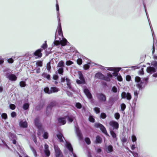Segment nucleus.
Here are the masks:
<instances>
[{"instance_id":"6e6552de","label":"nucleus","mask_w":157,"mask_h":157,"mask_svg":"<svg viewBox=\"0 0 157 157\" xmlns=\"http://www.w3.org/2000/svg\"><path fill=\"white\" fill-rule=\"evenodd\" d=\"M96 97L98 100L100 102H105L106 100V96L101 93H98L96 94Z\"/></svg>"},{"instance_id":"dca6fc26","label":"nucleus","mask_w":157,"mask_h":157,"mask_svg":"<svg viewBox=\"0 0 157 157\" xmlns=\"http://www.w3.org/2000/svg\"><path fill=\"white\" fill-rule=\"evenodd\" d=\"M84 92L87 97L90 100V102L91 103H93L94 99L92 98V95L88 90L87 89H85L84 90Z\"/></svg>"},{"instance_id":"c9c22d12","label":"nucleus","mask_w":157,"mask_h":157,"mask_svg":"<svg viewBox=\"0 0 157 157\" xmlns=\"http://www.w3.org/2000/svg\"><path fill=\"white\" fill-rule=\"evenodd\" d=\"M43 137L45 139H47L48 137V133L47 132H44L43 135Z\"/></svg>"},{"instance_id":"7ed1b4c3","label":"nucleus","mask_w":157,"mask_h":157,"mask_svg":"<svg viewBox=\"0 0 157 157\" xmlns=\"http://www.w3.org/2000/svg\"><path fill=\"white\" fill-rule=\"evenodd\" d=\"M98 66L99 68L102 70H105L106 68L108 70L115 71L113 73V75L115 76H118L117 72L119 71L121 69V67H105L101 65H98Z\"/></svg>"},{"instance_id":"ea45409f","label":"nucleus","mask_w":157,"mask_h":157,"mask_svg":"<svg viewBox=\"0 0 157 157\" xmlns=\"http://www.w3.org/2000/svg\"><path fill=\"white\" fill-rule=\"evenodd\" d=\"M76 82L78 84H81L84 83L85 82V80H77Z\"/></svg>"},{"instance_id":"37998d69","label":"nucleus","mask_w":157,"mask_h":157,"mask_svg":"<svg viewBox=\"0 0 157 157\" xmlns=\"http://www.w3.org/2000/svg\"><path fill=\"white\" fill-rule=\"evenodd\" d=\"M89 120L90 121L92 122H94L95 121V119L92 116H90L89 117Z\"/></svg>"},{"instance_id":"39448f33","label":"nucleus","mask_w":157,"mask_h":157,"mask_svg":"<svg viewBox=\"0 0 157 157\" xmlns=\"http://www.w3.org/2000/svg\"><path fill=\"white\" fill-rule=\"evenodd\" d=\"M56 10L58 11L57 15V18L58 19V27L57 29V31L58 32L59 35L60 36H63V33L61 29V23L60 22V19L59 17V5L56 4Z\"/></svg>"},{"instance_id":"680f3d73","label":"nucleus","mask_w":157,"mask_h":157,"mask_svg":"<svg viewBox=\"0 0 157 157\" xmlns=\"http://www.w3.org/2000/svg\"><path fill=\"white\" fill-rule=\"evenodd\" d=\"M131 79V77L130 75H127L126 76V79L127 81H129Z\"/></svg>"},{"instance_id":"5fc2aeb1","label":"nucleus","mask_w":157,"mask_h":157,"mask_svg":"<svg viewBox=\"0 0 157 157\" xmlns=\"http://www.w3.org/2000/svg\"><path fill=\"white\" fill-rule=\"evenodd\" d=\"M103 80L106 81H109L110 80V79L108 77V76H105L104 75V78L103 79Z\"/></svg>"},{"instance_id":"f257e3e1","label":"nucleus","mask_w":157,"mask_h":157,"mask_svg":"<svg viewBox=\"0 0 157 157\" xmlns=\"http://www.w3.org/2000/svg\"><path fill=\"white\" fill-rule=\"evenodd\" d=\"M57 137L59 140V142L63 144V143H64V140L65 143L64 144L66 147L70 151H71L72 153L73 157H77V156L73 152V149L71 146V144L67 142L64 138V137L63 134L61 133H59L57 135Z\"/></svg>"},{"instance_id":"6e6d98bb","label":"nucleus","mask_w":157,"mask_h":157,"mask_svg":"<svg viewBox=\"0 0 157 157\" xmlns=\"http://www.w3.org/2000/svg\"><path fill=\"white\" fill-rule=\"evenodd\" d=\"M112 91L114 93H116L117 92V89L116 86H113L112 89Z\"/></svg>"},{"instance_id":"c756f323","label":"nucleus","mask_w":157,"mask_h":157,"mask_svg":"<svg viewBox=\"0 0 157 157\" xmlns=\"http://www.w3.org/2000/svg\"><path fill=\"white\" fill-rule=\"evenodd\" d=\"M30 148L31 150L33 152L34 154V156L35 157H36L37 156V154L36 150L34 149V148L33 147H31Z\"/></svg>"},{"instance_id":"9b49d317","label":"nucleus","mask_w":157,"mask_h":157,"mask_svg":"<svg viewBox=\"0 0 157 157\" xmlns=\"http://www.w3.org/2000/svg\"><path fill=\"white\" fill-rule=\"evenodd\" d=\"M54 147L56 157H63L62 152L58 146L54 145Z\"/></svg>"},{"instance_id":"3c124183","label":"nucleus","mask_w":157,"mask_h":157,"mask_svg":"<svg viewBox=\"0 0 157 157\" xmlns=\"http://www.w3.org/2000/svg\"><path fill=\"white\" fill-rule=\"evenodd\" d=\"M47 70L49 71L51 69V66L50 65V62H48L47 64Z\"/></svg>"},{"instance_id":"f8f14e48","label":"nucleus","mask_w":157,"mask_h":157,"mask_svg":"<svg viewBox=\"0 0 157 157\" xmlns=\"http://www.w3.org/2000/svg\"><path fill=\"white\" fill-rule=\"evenodd\" d=\"M109 124L110 126L109 127V130L110 128H111L114 130V129H117L119 127L118 123L116 121H111L109 123Z\"/></svg>"},{"instance_id":"473e14b6","label":"nucleus","mask_w":157,"mask_h":157,"mask_svg":"<svg viewBox=\"0 0 157 157\" xmlns=\"http://www.w3.org/2000/svg\"><path fill=\"white\" fill-rule=\"evenodd\" d=\"M36 64L37 67H42V62L40 61H38L36 62Z\"/></svg>"},{"instance_id":"393cba45","label":"nucleus","mask_w":157,"mask_h":157,"mask_svg":"<svg viewBox=\"0 0 157 157\" xmlns=\"http://www.w3.org/2000/svg\"><path fill=\"white\" fill-rule=\"evenodd\" d=\"M67 118V119L68 120V122L70 123H71L75 118V117L72 115H70L68 116L67 117H66V118Z\"/></svg>"},{"instance_id":"c85d7f7f","label":"nucleus","mask_w":157,"mask_h":157,"mask_svg":"<svg viewBox=\"0 0 157 157\" xmlns=\"http://www.w3.org/2000/svg\"><path fill=\"white\" fill-rule=\"evenodd\" d=\"M58 73L61 75H62L63 72V68L58 67Z\"/></svg>"},{"instance_id":"052dcab7","label":"nucleus","mask_w":157,"mask_h":157,"mask_svg":"<svg viewBox=\"0 0 157 157\" xmlns=\"http://www.w3.org/2000/svg\"><path fill=\"white\" fill-rule=\"evenodd\" d=\"M117 79L118 81H121L122 80V78L121 77V76L120 75L118 76L117 77Z\"/></svg>"},{"instance_id":"4468645a","label":"nucleus","mask_w":157,"mask_h":157,"mask_svg":"<svg viewBox=\"0 0 157 157\" xmlns=\"http://www.w3.org/2000/svg\"><path fill=\"white\" fill-rule=\"evenodd\" d=\"M35 124L36 126L39 128V132L38 134V135H40V131L42 130L41 128V124L40 122V119L39 117L36 118L34 121Z\"/></svg>"},{"instance_id":"0eeeda50","label":"nucleus","mask_w":157,"mask_h":157,"mask_svg":"<svg viewBox=\"0 0 157 157\" xmlns=\"http://www.w3.org/2000/svg\"><path fill=\"white\" fill-rule=\"evenodd\" d=\"M6 77L11 81H15L17 77L15 75L12 74L10 71H8L5 73Z\"/></svg>"},{"instance_id":"f3484780","label":"nucleus","mask_w":157,"mask_h":157,"mask_svg":"<svg viewBox=\"0 0 157 157\" xmlns=\"http://www.w3.org/2000/svg\"><path fill=\"white\" fill-rule=\"evenodd\" d=\"M75 131L76 134L79 140H82L83 139L82 135L81 132L80 130L79 129L78 126H75Z\"/></svg>"},{"instance_id":"a211bd4d","label":"nucleus","mask_w":157,"mask_h":157,"mask_svg":"<svg viewBox=\"0 0 157 157\" xmlns=\"http://www.w3.org/2000/svg\"><path fill=\"white\" fill-rule=\"evenodd\" d=\"M118 99V97H110L109 99V103L111 105L114 103Z\"/></svg>"},{"instance_id":"cd10ccee","label":"nucleus","mask_w":157,"mask_h":157,"mask_svg":"<svg viewBox=\"0 0 157 157\" xmlns=\"http://www.w3.org/2000/svg\"><path fill=\"white\" fill-rule=\"evenodd\" d=\"M101 141V138L99 136H97L96 138V143H100Z\"/></svg>"},{"instance_id":"774afa93","label":"nucleus","mask_w":157,"mask_h":157,"mask_svg":"<svg viewBox=\"0 0 157 157\" xmlns=\"http://www.w3.org/2000/svg\"><path fill=\"white\" fill-rule=\"evenodd\" d=\"M107 76L110 79L112 77L113 75L110 73H109L107 74Z\"/></svg>"},{"instance_id":"5701e85b","label":"nucleus","mask_w":157,"mask_h":157,"mask_svg":"<svg viewBox=\"0 0 157 157\" xmlns=\"http://www.w3.org/2000/svg\"><path fill=\"white\" fill-rule=\"evenodd\" d=\"M19 124L21 127L23 128H26L27 126V123L25 121L22 120L19 123Z\"/></svg>"},{"instance_id":"aec40b11","label":"nucleus","mask_w":157,"mask_h":157,"mask_svg":"<svg viewBox=\"0 0 157 157\" xmlns=\"http://www.w3.org/2000/svg\"><path fill=\"white\" fill-rule=\"evenodd\" d=\"M41 49H38L34 53V55L37 57L36 58H40L42 56V54L41 53Z\"/></svg>"},{"instance_id":"864d4df0","label":"nucleus","mask_w":157,"mask_h":157,"mask_svg":"<svg viewBox=\"0 0 157 157\" xmlns=\"http://www.w3.org/2000/svg\"><path fill=\"white\" fill-rule=\"evenodd\" d=\"M77 63L79 65L82 64V59L78 58V59L77 60Z\"/></svg>"},{"instance_id":"09e8293b","label":"nucleus","mask_w":157,"mask_h":157,"mask_svg":"<svg viewBox=\"0 0 157 157\" xmlns=\"http://www.w3.org/2000/svg\"><path fill=\"white\" fill-rule=\"evenodd\" d=\"M85 141H86V143L88 144H90V139L88 138H86L85 139Z\"/></svg>"},{"instance_id":"0e129e2a","label":"nucleus","mask_w":157,"mask_h":157,"mask_svg":"<svg viewBox=\"0 0 157 157\" xmlns=\"http://www.w3.org/2000/svg\"><path fill=\"white\" fill-rule=\"evenodd\" d=\"M40 69L38 67H36V72L37 73H39L40 72Z\"/></svg>"},{"instance_id":"13d9d810","label":"nucleus","mask_w":157,"mask_h":157,"mask_svg":"<svg viewBox=\"0 0 157 157\" xmlns=\"http://www.w3.org/2000/svg\"><path fill=\"white\" fill-rule=\"evenodd\" d=\"M11 117H15L16 116V113L14 112H12L11 113Z\"/></svg>"},{"instance_id":"f704fd0d","label":"nucleus","mask_w":157,"mask_h":157,"mask_svg":"<svg viewBox=\"0 0 157 157\" xmlns=\"http://www.w3.org/2000/svg\"><path fill=\"white\" fill-rule=\"evenodd\" d=\"M29 107V105L28 103H25L23 106V108L25 110H26L28 109Z\"/></svg>"},{"instance_id":"f03ea898","label":"nucleus","mask_w":157,"mask_h":157,"mask_svg":"<svg viewBox=\"0 0 157 157\" xmlns=\"http://www.w3.org/2000/svg\"><path fill=\"white\" fill-rule=\"evenodd\" d=\"M148 77L144 78L143 80H141L140 78L136 76L135 78V82L137 83L136 84V86L140 90H142L144 88L145 86L147 85L148 82Z\"/></svg>"},{"instance_id":"9d476101","label":"nucleus","mask_w":157,"mask_h":157,"mask_svg":"<svg viewBox=\"0 0 157 157\" xmlns=\"http://www.w3.org/2000/svg\"><path fill=\"white\" fill-rule=\"evenodd\" d=\"M65 81L66 82L68 88L72 91H74V89L71 87V82L70 80L66 77L61 78V82H64Z\"/></svg>"},{"instance_id":"a878e982","label":"nucleus","mask_w":157,"mask_h":157,"mask_svg":"<svg viewBox=\"0 0 157 157\" xmlns=\"http://www.w3.org/2000/svg\"><path fill=\"white\" fill-rule=\"evenodd\" d=\"M64 66V62L63 60H61L58 63L57 67L63 68Z\"/></svg>"},{"instance_id":"58836bf2","label":"nucleus","mask_w":157,"mask_h":157,"mask_svg":"<svg viewBox=\"0 0 157 157\" xmlns=\"http://www.w3.org/2000/svg\"><path fill=\"white\" fill-rule=\"evenodd\" d=\"M95 112L97 113H99L100 112V109L98 107H95L94 109Z\"/></svg>"},{"instance_id":"603ef678","label":"nucleus","mask_w":157,"mask_h":157,"mask_svg":"<svg viewBox=\"0 0 157 157\" xmlns=\"http://www.w3.org/2000/svg\"><path fill=\"white\" fill-rule=\"evenodd\" d=\"M2 118L5 119H6L7 118V116L6 113H3L2 114Z\"/></svg>"},{"instance_id":"e2e57ef3","label":"nucleus","mask_w":157,"mask_h":157,"mask_svg":"<svg viewBox=\"0 0 157 157\" xmlns=\"http://www.w3.org/2000/svg\"><path fill=\"white\" fill-rule=\"evenodd\" d=\"M44 77H46L48 79H50V76L49 75H48L47 74H45L44 75Z\"/></svg>"},{"instance_id":"8fccbe9b","label":"nucleus","mask_w":157,"mask_h":157,"mask_svg":"<svg viewBox=\"0 0 157 157\" xmlns=\"http://www.w3.org/2000/svg\"><path fill=\"white\" fill-rule=\"evenodd\" d=\"M10 107L12 110H14L15 109V105L13 104H11L10 105Z\"/></svg>"},{"instance_id":"a18cd8bd","label":"nucleus","mask_w":157,"mask_h":157,"mask_svg":"<svg viewBox=\"0 0 157 157\" xmlns=\"http://www.w3.org/2000/svg\"><path fill=\"white\" fill-rule=\"evenodd\" d=\"M114 116H115V118L116 119L118 120L120 118V115L119 113H116L115 114Z\"/></svg>"},{"instance_id":"2f4dec72","label":"nucleus","mask_w":157,"mask_h":157,"mask_svg":"<svg viewBox=\"0 0 157 157\" xmlns=\"http://www.w3.org/2000/svg\"><path fill=\"white\" fill-rule=\"evenodd\" d=\"M3 144H4L7 148L10 149L9 147L7 145L4 141L1 140H0V145H2Z\"/></svg>"},{"instance_id":"a19ab883","label":"nucleus","mask_w":157,"mask_h":157,"mask_svg":"<svg viewBox=\"0 0 157 157\" xmlns=\"http://www.w3.org/2000/svg\"><path fill=\"white\" fill-rule=\"evenodd\" d=\"M20 85L21 87H24L26 86L25 82L24 81H21L20 82Z\"/></svg>"},{"instance_id":"c03bdc74","label":"nucleus","mask_w":157,"mask_h":157,"mask_svg":"<svg viewBox=\"0 0 157 157\" xmlns=\"http://www.w3.org/2000/svg\"><path fill=\"white\" fill-rule=\"evenodd\" d=\"M137 139L136 136L134 135H133L132 136V140L133 142H136Z\"/></svg>"},{"instance_id":"338daca9","label":"nucleus","mask_w":157,"mask_h":157,"mask_svg":"<svg viewBox=\"0 0 157 157\" xmlns=\"http://www.w3.org/2000/svg\"><path fill=\"white\" fill-rule=\"evenodd\" d=\"M8 61L10 63H12L13 62V60L12 58H10L8 60Z\"/></svg>"},{"instance_id":"de8ad7c7","label":"nucleus","mask_w":157,"mask_h":157,"mask_svg":"<svg viewBox=\"0 0 157 157\" xmlns=\"http://www.w3.org/2000/svg\"><path fill=\"white\" fill-rule=\"evenodd\" d=\"M73 62L70 60L67 61L66 62V65H67V66H69V65H71L73 64Z\"/></svg>"},{"instance_id":"7c9ffc66","label":"nucleus","mask_w":157,"mask_h":157,"mask_svg":"<svg viewBox=\"0 0 157 157\" xmlns=\"http://www.w3.org/2000/svg\"><path fill=\"white\" fill-rule=\"evenodd\" d=\"M78 74L79 76V78L81 80H85L83 75L81 71H79Z\"/></svg>"},{"instance_id":"20e7f679","label":"nucleus","mask_w":157,"mask_h":157,"mask_svg":"<svg viewBox=\"0 0 157 157\" xmlns=\"http://www.w3.org/2000/svg\"><path fill=\"white\" fill-rule=\"evenodd\" d=\"M151 66L148 67L147 68V71L148 73H152L157 71V61H152L151 63Z\"/></svg>"},{"instance_id":"79ce46f5","label":"nucleus","mask_w":157,"mask_h":157,"mask_svg":"<svg viewBox=\"0 0 157 157\" xmlns=\"http://www.w3.org/2000/svg\"><path fill=\"white\" fill-rule=\"evenodd\" d=\"M126 106L125 105L124 103H122L121 105V110L122 111H124L126 108Z\"/></svg>"},{"instance_id":"ddd939ff","label":"nucleus","mask_w":157,"mask_h":157,"mask_svg":"<svg viewBox=\"0 0 157 157\" xmlns=\"http://www.w3.org/2000/svg\"><path fill=\"white\" fill-rule=\"evenodd\" d=\"M67 42V40L65 38H63L62 40L60 41L59 40L55 41L53 44L54 45V46L60 44L62 46H64L66 45Z\"/></svg>"},{"instance_id":"423d86ee","label":"nucleus","mask_w":157,"mask_h":157,"mask_svg":"<svg viewBox=\"0 0 157 157\" xmlns=\"http://www.w3.org/2000/svg\"><path fill=\"white\" fill-rule=\"evenodd\" d=\"M59 91L58 88L56 87H52L50 88V90L48 87H45L44 89V92L48 94H52L53 93H56Z\"/></svg>"},{"instance_id":"b1692460","label":"nucleus","mask_w":157,"mask_h":157,"mask_svg":"<svg viewBox=\"0 0 157 157\" xmlns=\"http://www.w3.org/2000/svg\"><path fill=\"white\" fill-rule=\"evenodd\" d=\"M110 134L113 138L116 139V135L114 132V130H113L111 128H110L109 130Z\"/></svg>"},{"instance_id":"2eb2a0df","label":"nucleus","mask_w":157,"mask_h":157,"mask_svg":"<svg viewBox=\"0 0 157 157\" xmlns=\"http://www.w3.org/2000/svg\"><path fill=\"white\" fill-rule=\"evenodd\" d=\"M121 96L122 98H126L128 100H130L132 98L131 95L129 93H126V92H123L121 94Z\"/></svg>"},{"instance_id":"72a5a7b5","label":"nucleus","mask_w":157,"mask_h":157,"mask_svg":"<svg viewBox=\"0 0 157 157\" xmlns=\"http://www.w3.org/2000/svg\"><path fill=\"white\" fill-rule=\"evenodd\" d=\"M113 147L111 145H109L107 147V151L108 152H110L113 151Z\"/></svg>"},{"instance_id":"4d7b16f0","label":"nucleus","mask_w":157,"mask_h":157,"mask_svg":"<svg viewBox=\"0 0 157 157\" xmlns=\"http://www.w3.org/2000/svg\"><path fill=\"white\" fill-rule=\"evenodd\" d=\"M45 43L41 47L42 48L44 49H45L47 47V45L46 44V41H45Z\"/></svg>"},{"instance_id":"bf43d9fd","label":"nucleus","mask_w":157,"mask_h":157,"mask_svg":"<svg viewBox=\"0 0 157 157\" xmlns=\"http://www.w3.org/2000/svg\"><path fill=\"white\" fill-rule=\"evenodd\" d=\"M83 67L85 70L88 69L89 68V65L88 64H85L84 66Z\"/></svg>"},{"instance_id":"4be33fe9","label":"nucleus","mask_w":157,"mask_h":157,"mask_svg":"<svg viewBox=\"0 0 157 157\" xmlns=\"http://www.w3.org/2000/svg\"><path fill=\"white\" fill-rule=\"evenodd\" d=\"M58 122L60 124H64L66 123V119L64 117H60L58 120Z\"/></svg>"},{"instance_id":"49530a36","label":"nucleus","mask_w":157,"mask_h":157,"mask_svg":"<svg viewBox=\"0 0 157 157\" xmlns=\"http://www.w3.org/2000/svg\"><path fill=\"white\" fill-rule=\"evenodd\" d=\"M75 106L78 109H81L82 108V105L79 103H77L76 104Z\"/></svg>"},{"instance_id":"69168bd1","label":"nucleus","mask_w":157,"mask_h":157,"mask_svg":"<svg viewBox=\"0 0 157 157\" xmlns=\"http://www.w3.org/2000/svg\"><path fill=\"white\" fill-rule=\"evenodd\" d=\"M143 68H141V70L139 71V74L140 75H143L144 74L143 71Z\"/></svg>"},{"instance_id":"e433bc0d","label":"nucleus","mask_w":157,"mask_h":157,"mask_svg":"<svg viewBox=\"0 0 157 157\" xmlns=\"http://www.w3.org/2000/svg\"><path fill=\"white\" fill-rule=\"evenodd\" d=\"M139 94V91L137 90L134 91V95L135 96V98L137 99L138 97V94Z\"/></svg>"},{"instance_id":"412c9836","label":"nucleus","mask_w":157,"mask_h":157,"mask_svg":"<svg viewBox=\"0 0 157 157\" xmlns=\"http://www.w3.org/2000/svg\"><path fill=\"white\" fill-rule=\"evenodd\" d=\"M95 77L97 78L103 79L104 78V75L101 72H98L95 75Z\"/></svg>"},{"instance_id":"1a4fd4ad","label":"nucleus","mask_w":157,"mask_h":157,"mask_svg":"<svg viewBox=\"0 0 157 157\" xmlns=\"http://www.w3.org/2000/svg\"><path fill=\"white\" fill-rule=\"evenodd\" d=\"M95 126L96 128H99L103 133L106 136H109L105 128L103 125L100 123H97L95 124Z\"/></svg>"},{"instance_id":"bb28decb","label":"nucleus","mask_w":157,"mask_h":157,"mask_svg":"<svg viewBox=\"0 0 157 157\" xmlns=\"http://www.w3.org/2000/svg\"><path fill=\"white\" fill-rule=\"evenodd\" d=\"M9 138L11 139H15L16 138V135L14 133L10 132L9 134Z\"/></svg>"},{"instance_id":"6ab92c4d","label":"nucleus","mask_w":157,"mask_h":157,"mask_svg":"<svg viewBox=\"0 0 157 157\" xmlns=\"http://www.w3.org/2000/svg\"><path fill=\"white\" fill-rule=\"evenodd\" d=\"M44 152L46 155L47 156H49L50 155V152L48 149V146L47 144L44 145Z\"/></svg>"},{"instance_id":"4c0bfd02","label":"nucleus","mask_w":157,"mask_h":157,"mask_svg":"<svg viewBox=\"0 0 157 157\" xmlns=\"http://www.w3.org/2000/svg\"><path fill=\"white\" fill-rule=\"evenodd\" d=\"M106 116V115L105 113H102L101 114L100 117L102 119H105Z\"/></svg>"}]
</instances>
